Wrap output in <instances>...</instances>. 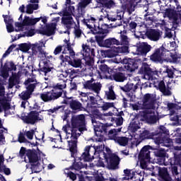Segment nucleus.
Wrapping results in <instances>:
<instances>
[{
	"label": "nucleus",
	"instance_id": "obj_52",
	"mask_svg": "<svg viewBox=\"0 0 181 181\" xmlns=\"http://www.w3.org/2000/svg\"><path fill=\"white\" fill-rule=\"evenodd\" d=\"M103 86L100 83H93L92 84V88L90 89V91H93L94 93H96V94H100V91H101V88Z\"/></svg>",
	"mask_w": 181,
	"mask_h": 181
},
{
	"label": "nucleus",
	"instance_id": "obj_14",
	"mask_svg": "<svg viewBox=\"0 0 181 181\" xmlns=\"http://www.w3.org/2000/svg\"><path fill=\"white\" fill-rule=\"evenodd\" d=\"M92 123L93 124V127H94V131L96 134V135H98V136H101V135H103V134H104L105 135H108V130H110V125H107V124H103L100 122H97L95 121V119H92Z\"/></svg>",
	"mask_w": 181,
	"mask_h": 181
},
{
	"label": "nucleus",
	"instance_id": "obj_37",
	"mask_svg": "<svg viewBox=\"0 0 181 181\" xmlns=\"http://www.w3.org/2000/svg\"><path fill=\"white\" fill-rule=\"evenodd\" d=\"M138 88V85L132 83H127L124 86L121 88V90L124 93H135Z\"/></svg>",
	"mask_w": 181,
	"mask_h": 181
},
{
	"label": "nucleus",
	"instance_id": "obj_18",
	"mask_svg": "<svg viewBox=\"0 0 181 181\" xmlns=\"http://www.w3.org/2000/svg\"><path fill=\"white\" fill-rule=\"evenodd\" d=\"M107 165V168L110 170H117L119 169V162H121V158L117 155L115 154L108 157L107 160H105Z\"/></svg>",
	"mask_w": 181,
	"mask_h": 181
},
{
	"label": "nucleus",
	"instance_id": "obj_46",
	"mask_svg": "<svg viewBox=\"0 0 181 181\" xmlns=\"http://www.w3.org/2000/svg\"><path fill=\"white\" fill-rule=\"evenodd\" d=\"M105 95L107 100H112V101L117 100V95H115V92H114V86H110L109 87V90L105 91Z\"/></svg>",
	"mask_w": 181,
	"mask_h": 181
},
{
	"label": "nucleus",
	"instance_id": "obj_15",
	"mask_svg": "<svg viewBox=\"0 0 181 181\" xmlns=\"http://www.w3.org/2000/svg\"><path fill=\"white\" fill-rule=\"evenodd\" d=\"M82 49L83 52V59L88 64H90V63H91L95 57V49H94V48L90 47L89 45L84 44L82 45Z\"/></svg>",
	"mask_w": 181,
	"mask_h": 181
},
{
	"label": "nucleus",
	"instance_id": "obj_1",
	"mask_svg": "<svg viewBox=\"0 0 181 181\" xmlns=\"http://www.w3.org/2000/svg\"><path fill=\"white\" fill-rule=\"evenodd\" d=\"M64 132L71 134V141H75L77 144V139L81 135L79 132H84L87 131V122H86V116L83 114L73 115L70 123H67L62 127Z\"/></svg>",
	"mask_w": 181,
	"mask_h": 181
},
{
	"label": "nucleus",
	"instance_id": "obj_22",
	"mask_svg": "<svg viewBox=\"0 0 181 181\" xmlns=\"http://www.w3.org/2000/svg\"><path fill=\"white\" fill-rule=\"evenodd\" d=\"M62 18V24L64 25L65 28H66V31L65 33H68L70 35V29L73 28V26H76V22H74V19H73L72 16H61Z\"/></svg>",
	"mask_w": 181,
	"mask_h": 181
},
{
	"label": "nucleus",
	"instance_id": "obj_30",
	"mask_svg": "<svg viewBox=\"0 0 181 181\" xmlns=\"http://www.w3.org/2000/svg\"><path fill=\"white\" fill-rule=\"evenodd\" d=\"M152 148H150L151 151H154L153 153L156 158H158L160 163H165L166 158V151L164 149H158L156 147L151 146Z\"/></svg>",
	"mask_w": 181,
	"mask_h": 181
},
{
	"label": "nucleus",
	"instance_id": "obj_13",
	"mask_svg": "<svg viewBox=\"0 0 181 181\" xmlns=\"http://www.w3.org/2000/svg\"><path fill=\"white\" fill-rule=\"evenodd\" d=\"M59 59L62 60V63L68 62V64L72 66V67H75V69L81 67V64H83L81 59L76 58V56L71 57L70 55H60Z\"/></svg>",
	"mask_w": 181,
	"mask_h": 181
},
{
	"label": "nucleus",
	"instance_id": "obj_16",
	"mask_svg": "<svg viewBox=\"0 0 181 181\" xmlns=\"http://www.w3.org/2000/svg\"><path fill=\"white\" fill-rule=\"evenodd\" d=\"M152 50V46L148 42H141L136 47V54L138 56H142L144 57L143 62H146L148 60L146 54Z\"/></svg>",
	"mask_w": 181,
	"mask_h": 181
},
{
	"label": "nucleus",
	"instance_id": "obj_8",
	"mask_svg": "<svg viewBox=\"0 0 181 181\" xmlns=\"http://www.w3.org/2000/svg\"><path fill=\"white\" fill-rule=\"evenodd\" d=\"M121 128L111 129L108 132V138L111 141H115L119 144L120 146H127L129 142V138L125 136H118V132H121Z\"/></svg>",
	"mask_w": 181,
	"mask_h": 181
},
{
	"label": "nucleus",
	"instance_id": "obj_2",
	"mask_svg": "<svg viewBox=\"0 0 181 181\" xmlns=\"http://www.w3.org/2000/svg\"><path fill=\"white\" fill-rule=\"evenodd\" d=\"M68 145L69 146V152H71V158H74V163L70 166L71 170H81L84 166L83 163L77 162V160H83V162H90L91 160V155L90 151H91V146H86L84 148V152L82 153L81 156H78V151H77V144L76 141H68Z\"/></svg>",
	"mask_w": 181,
	"mask_h": 181
},
{
	"label": "nucleus",
	"instance_id": "obj_24",
	"mask_svg": "<svg viewBox=\"0 0 181 181\" xmlns=\"http://www.w3.org/2000/svg\"><path fill=\"white\" fill-rule=\"evenodd\" d=\"M146 35L152 42H158L160 39V30L158 29H149L146 32Z\"/></svg>",
	"mask_w": 181,
	"mask_h": 181
},
{
	"label": "nucleus",
	"instance_id": "obj_32",
	"mask_svg": "<svg viewBox=\"0 0 181 181\" xmlns=\"http://www.w3.org/2000/svg\"><path fill=\"white\" fill-rule=\"evenodd\" d=\"M39 67V73H44L45 76H47V74L50 73V71H52V69H53V66H52L50 62H47V61H44L42 62V65H40V64Z\"/></svg>",
	"mask_w": 181,
	"mask_h": 181
},
{
	"label": "nucleus",
	"instance_id": "obj_43",
	"mask_svg": "<svg viewBox=\"0 0 181 181\" xmlns=\"http://www.w3.org/2000/svg\"><path fill=\"white\" fill-rule=\"evenodd\" d=\"M120 40H119V45H128L129 42L128 41V36L127 35V30H124L120 32Z\"/></svg>",
	"mask_w": 181,
	"mask_h": 181
},
{
	"label": "nucleus",
	"instance_id": "obj_50",
	"mask_svg": "<svg viewBox=\"0 0 181 181\" xmlns=\"http://www.w3.org/2000/svg\"><path fill=\"white\" fill-rule=\"evenodd\" d=\"M32 50V44L30 43H21L18 45V50H21V52H23V53H26L29 52V50Z\"/></svg>",
	"mask_w": 181,
	"mask_h": 181
},
{
	"label": "nucleus",
	"instance_id": "obj_53",
	"mask_svg": "<svg viewBox=\"0 0 181 181\" xmlns=\"http://www.w3.org/2000/svg\"><path fill=\"white\" fill-rule=\"evenodd\" d=\"M167 107L169 111H170V118H172V117H173L175 115V113L176 112L175 110H175V108L177 107V105L173 103H168L167 105Z\"/></svg>",
	"mask_w": 181,
	"mask_h": 181
},
{
	"label": "nucleus",
	"instance_id": "obj_44",
	"mask_svg": "<svg viewBox=\"0 0 181 181\" xmlns=\"http://www.w3.org/2000/svg\"><path fill=\"white\" fill-rule=\"evenodd\" d=\"M95 21H97V19H95V18L94 17H90V18H84L83 19V23L85 25H86L87 28H88V29H90V30H93V29H94V26H95Z\"/></svg>",
	"mask_w": 181,
	"mask_h": 181
},
{
	"label": "nucleus",
	"instance_id": "obj_33",
	"mask_svg": "<svg viewBox=\"0 0 181 181\" xmlns=\"http://www.w3.org/2000/svg\"><path fill=\"white\" fill-rule=\"evenodd\" d=\"M110 80H114L117 83H124L127 80L125 74L122 72H115L113 74L109 75Z\"/></svg>",
	"mask_w": 181,
	"mask_h": 181
},
{
	"label": "nucleus",
	"instance_id": "obj_55",
	"mask_svg": "<svg viewBox=\"0 0 181 181\" xmlns=\"http://www.w3.org/2000/svg\"><path fill=\"white\" fill-rule=\"evenodd\" d=\"M111 122H115L116 124L117 127H121L122 124H124V117H111Z\"/></svg>",
	"mask_w": 181,
	"mask_h": 181
},
{
	"label": "nucleus",
	"instance_id": "obj_49",
	"mask_svg": "<svg viewBox=\"0 0 181 181\" xmlns=\"http://www.w3.org/2000/svg\"><path fill=\"white\" fill-rule=\"evenodd\" d=\"M162 168L163 167H160L158 165H151V167L147 169L148 170H150V172H151V176L158 177L160 170H162Z\"/></svg>",
	"mask_w": 181,
	"mask_h": 181
},
{
	"label": "nucleus",
	"instance_id": "obj_19",
	"mask_svg": "<svg viewBox=\"0 0 181 181\" xmlns=\"http://www.w3.org/2000/svg\"><path fill=\"white\" fill-rule=\"evenodd\" d=\"M124 11L132 13L135 11V7L138 5V0H119Z\"/></svg>",
	"mask_w": 181,
	"mask_h": 181
},
{
	"label": "nucleus",
	"instance_id": "obj_38",
	"mask_svg": "<svg viewBox=\"0 0 181 181\" xmlns=\"http://www.w3.org/2000/svg\"><path fill=\"white\" fill-rule=\"evenodd\" d=\"M33 83V79L30 78L25 81L24 84L25 86H27L26 90L33 94V91H35V88H36V86H37V83Z\"/></svg>",
	"mask_w": 181,
	"mask_h": 181
},
{
	"label": "nucleus",
	"instance_id": "obj_10",
	"mask_svg": "<svg viewBox=\"0 0 181 181\" xmlns=\"http://www.w3.org/2000/svg\"><path fill=\"white\" fill-rule=\"evenodd\" d=\"M168 52H169V50L162 45L159 48L156 49L153 53L149 56L150 60L153 63H161L165 59H168L166 57Z\"/></svg>",
	"mask_w": 181,
	"mask_h": 181
},
{
	"label": "nucleus",
	"instance_id": "obj_51",
	"mask_svg": "<svg viewBox=\"0 0 181 181\" xmlns=\"http://www.w3.org/2000/svg\"><path fill=\"white\" fill-rule=\"evenodd\" d=\"M99 69L101 73L105 74V76H108V74L110 75V71H112V69H110V67H108L105 64H101Z\"/></svg>",
	"mask_w": 181,
	"mask_h": 181
},
{
	"label": "nucleus",
	"instance_id": "obj_39",
	"mask_svg": "<svg viewBox=\"0 0 181 181\" xmlns=\"http://www.w3.org/2000/svg\"><path fill=\"white\" fill-rule=\"evenodd\" d=\"M66 49L62 52L63 56H71V57H74V56H76V52L73 49V47H71V42H69L66 44Z\"/></svg>",
	"mask_w": 181,
	"mask_h": 181
},
{
	"label": "nucleus",
	"instance_id": "obj_54",
	"mask_svg": "<svg viewBox=\"0 0 181 181\" xmlns=\"http://www.w3.org/2000/svg\"><path fill=\"white\" fill-rule=\"evenodd\" d=\"M25 134L21 132L18 134V141L20 142V144H30V141H29L28 139H26V137H25Z\"/></svg>",
	"mask_w": 181,
	"mask_h": 181
},
{
	"label": "nucleus",
	"instance_id": "obj_11",
	"mask_svg": "<svg viewBox=\"0 0 181 181\" xmlns=\"http://www.w3.org/2000/svg\"><path fill=\"white\" fill-rule=\"evenodd\" d=\"M45 43L43 41L32 44V56H37L40 59H46L47 57V52L43 50Z\"/></svg>",
	"mask_w": 181,
	"mask_h": 181
},
{
	"label": "nucleus",
	"instance_id": "obj_21",
	"mask_svg": "<svg viewBox=\"0 0 181 181\" xmlns=\"http://www.w3.org/2000/svg\"><path fill=\"white\" fill-rule=\"evenodd\" d=\"M141 121H146L147 124H156L159 121V117L155 115H151L148 111L144 110L140 112Z\"/></svg>",
	"mask_w": 181,
	"mask_h": 181
},
{
	"label": "nucleus",
	"instance_id": "obj_40",
	"mask_svg": "<svg viewBox=\"0 0 181 181\" xmlns=\"http://www.w3.org/2000/svg\"><path fill=\"white\" fill-rule=\"evenodd\" d=\"M19 76L18 75L14 74L11 76H10L8 79V88H13L16 84H19Z\"/></svg>",
	"mask_w": 181,
	"mask_h": 181
},
{
	"label": "nucleus",
	"instance_id": "obj_60",
	"mask_svg": "<svg viewBox=\"0 0 181 181\" xmlns=\"http://www.w3.org/2000/svg\"><path fill=\"white\" fill-rule=\"evenodd\" d=\"M23 25L24 26H32V18L29 16H25L23 21Z\"/></svg>",
	"mask_w": 181,
	"mask_h": 181
},
{
	"label": "nucleus",
	"instance_id": "obj_26",
	"mask_svg": "<svg viewBox=\"0 0 181 181\" xmlns=\"http://www.w3.org/2000/svg\"><path fill=\"white\" fill-rule=\"evenodd\" d=\"M158 181H172V175L169 173L168 168L163 167L157 176Z\"/></svg>",
	"mask_w": 181,
	"mask_h": 181
},
{
	"label": "nucleus",
	"instance_id": "obj_41",
	"mask_svg": "<svg viewBox=\"0 0 181 181\" xmlns=\"http://www.w3.org/2000/svg\"><path fill=\"white\" fill-rule=\"evenodd\" d=\"M96 2L102 4L103 8H107V9H111L115 5L112 0H96Z\"/></svg>",
	"mask_w": 181,
	"mask_h": 181
},
{
	"label": "nucleus",
	"instance_id": "obj_59",
	"mask_svg": "<svg viewBox=\"0 0 181 181\" xmlns=\"http://www.w3.org/2000/svg\"><path fill=\"white\" fill-rule=\"evenodd\" d=\"M165 15L168 18H175V16L176 15V12L172 8H166Z\"/></svg>",
	"mask_w": 181,
	"mask_h": 181
},
{
	"label": "nucleus",
	"instance_id": "obj_45",
	"mask_svg": "<svg viewBox=\"0 0 181 181\" xmlns=\"http://www.w3.org/2000/svg\"><path fill=\"white\" fill-rule=\"evenodd\" d=\"M56 26H57V24L56 23H51L45 25V29L47 30V33H48V36H52V35H54Z\"/></svg>",
	"mask_w": 181,
	"mask_h": 181
},
{
	"label": "nucleus",
	"instance_id": "obj_5",
	"mask_svg": "<svg viewBox=\"0 0 181 181\" xmlns=\"http://www.w3.org/2000/svg\"><path fill=\"white\" fill-rule=\"evenodd\" d=\"M155 144L158 146L163 145L169 148L173 141L169 138V130L165 126H160L157 130V134L155 137Z\"/></svg>",
	"mask_w": 181,
	"mask_h": 181
},
{
	"label": "nucleus",
	"instance_id": "obj_12",
	"mask_svg": "<svg viewBox=\"0 0 181 181\" xmlns=\"http://www.w3.org/2000/svg\"><path fill=\"white\" fill-rule=\"evenodd\" d=\"M143 107L146 110H155L156 104V97L153 94L146 93L142 99Z\"/></svg>",
	"mask_w": 181,
	"mask_h": 181
},
{
	"label": "nucleus",
	"instance_id": "obj_27",
	"mask_svg": "<svg viewBox=\"0 0 181 181\" xmlns=\"http://www.w3.org/2000/svg\"><path fill=\"white\" fill-rule=\"evenodd\" d=\"M124 175L122 177L119 178V180H136V172L130 169H125L123 170Z\"/></svg>",
	"mask_w": 181,
	"mask_h": 181
},
{
	"label": "nucleus",
	"instance_id": "obj_47",
	"mask_svg": "<svg viewBox=\"0 0 181 181\" xmlns=\"http://www.w3.org/2000/svg\"><path fill=\"white\" fill-rule=\"evenodd\" d=\"M119 46V40L115 37H110L105 40V47H111V46Z\"/></svg>",
	"mask_w": 181,
	"mask_h": 181
},
{
	"label": "nucleus",
	"instance_id": "obj_61",
	"mask_svg": "<svg viewBox=\"0 0 181 181\" xmlns=\"http://www.w3.org/2000/svg\"><path fill=\"white\" fill-rule=\"evenodd\" d=\"M93 152H94V155H98V157L100 158V153H101V152H103V146H93Z\"/></svg>",
	"mask_w": 181,
	"mask_h": 181
},
{
	"label": "nucleus",
	"instance_id": "obj_7",
	"mask_svg": "<svg viewBox=\"0 0 181 181\" xmlns=\"http://www.w3.org/2000/svg\"><path fill=\"white\" fill-rule=\"evenodd\" d=\"M151 149H152V146H144L139 154V159L140 160V166L141 169H149L148 168V162L151 160Z\"/></svg>",
	"mask_w": 181,
	"mask_h": 181
},
{
	"label": "nucleus",
	"instance_id": "obj_34",
	"mask_svg": "<svg viewBox=\"0 0 181 181\" xmlns=\"http://www.w3.org/2000/svg\"><path fill=\"white\" fill-rule=\"evenodd\" d=\"M158 130L155 132H149V130H144L139 135L140 139L144 141V139H153L155 142V138H156Z\"/></svg>",
	"mask_w": 181,
	"mask_h": 181
},
{
	"label": "nucleus",
	"instance_id": "obj_17",
	"mask_svg": "<svg viewBox=\"0 0 181 181\" xmlns=\"http://www.w3.org/2000/svg\"><path fill=\"white\" fill-rule=\"evenodd\" d=\"M64 104L69 105V108H71L72 111H76V112L84 110L83 104L78 100H74L73 97L66 98V100H64Z\"/></svg>",
	"mask_w": 181,
	"mask_h": 181
},
{
	"label": "nucleus",
	"instance_id": "obj_9",
	"mask_svg": "<svg viewBox=\"0 0 181 181\" xmlns=\"http://www.w3.org/2000/svg\"><path fill=\"white\" fill-rule=\"evenodd\" d=\"M21 119H22L24 124L35 125L36 122L42 121L43 118L40 117V112L31 110L27 114V115L26 114L23 113L21 115Z\"/></svg>",
	"mask_w": 181,
	"mask_h": 181
},
{
	"label": "nucleus",
	"instance_id": "obj_31",
	"mask_svg": "<svg viewBox=\"0 0 181 181\" xmlns=\"http://www.w3.org/2000/svg\"><path fill=\"white\" fill-rule=\"evenodd\" d=\"M168 162L171 166H180L181 168V151L174 152V157L170 158Z\"/></svg>",
	"mask_w": 181,
	"mask_h": 181
},
{
	"label": "nucleus",
	"instance_id": "obj_25",
	"mask_svg": "<svg viewBox=\"0 0 181 181\" xmlns=\"http://www.w3.org/2000/svg\"><path fill=\"white\" fill-rule=\"evenodd\" d=\"M123 63L125 64L124 68L127 71H135L136 69H138V62L135 61V59H132L131 58L123 59Z\"/></svg>",
	"mask_w": 181,
	"mask_h": 181
},
{
	"label": "nucleus",
	"instance_id": "obj_20",
	"mask_svg": "<svg viewBox=\"0 0 181 181\" xmlns=\"http://www.w3.org/2000/svg\"><path fill=\"white\" fill-rule=\"evenodd\" d=\"M156 81H158V83L153 81V84H154V87H156L157 90H159V91H160V93H162L163 95H165V96L172 95V91H170V87H169V84H167V88H166V85L165 84L164 81H159L158 78L156 79Z\"/></svg>",
	"mask_w": 181,
	"mask_h": 181
},
{
	"label": "nucleus",
	"instance_id": "obj_64",
	"mask_svg": "<svg viewBox=\"0 0 181 181\" xmlns=\"http://www.w3.org/2000/svg\"><path fill=\"white\" fill-rule=\"evenodd\" d=\"M33 7H32V4H29L26 6V13L28 15H32L33 13Z\"/></svg>",
	"mask_w": 181,
	"mask_h": 181
},
{
	"label": "nucleus",
	"instance_id": "obj_3",
	"mask_svg": "<svg viewBox=\"0 0 181 181\" xmlns=\"http://www.w3.org/2000/svg\"><path fill=\"white\" fill-rule=\"evenodd\" d=\"M64 88H66V84L57 83L53 85L51 90L40 94V98L44 103L56 101L63 95Z\"/></svg>",
	"mask_w": 181,
	"mask_h": 181
},
{
	"label": "nucleus",
	"instance_id": "obj_4",
	"mask_svg": "<svg viewBox=\"0 0 181 181\" xmlns=\"http://www.w3.org/2000/svg\"><path fill=\"white\" fill-rule=\"evenodd\" d=\"M110 25L102 24L101 26L94 25V28L90 30L93 35H96L95 36V41L97 42L100 47H105V37H107L108 33H110Z\"/></svg>",
	"mask_w": 181,
	"mask_h": 181
},
{
	"label": "nucleus",
	"instance_id": "obj_57",
	"mask_svg": "<svg viewBox=\"0 0 181 181\" xmlns=\"http://www.w3.org/2000/svg\"><path fill=\"white\" fill-rule=\"evenodd\" d=\"M30 95H32L30 92L25 90V91H23L21 93V94L20 95V97H21V100H23V101H28V100H29V98H30Z\"/></svg>",
	"mask_w": 181,
	"mask_h": 181
},
{
	"label": "nucleus",
	"instance_id": "obj_62",
	"mask_svg": "<svg viewBox=\"0 0 181 181\" xmlns=\"http://www.w3.org/2000/svg\"><path fill=\"white\" fill-rule=\"evenodd\" d=\"M114 103H105L101 107L103 111H107V110H110V108H114Z\"/></svg>",
	"mask_w": 181,
	"mask_h": 181
},
{
	"label": "nucleus",
	"instance_id": "obj_23",
	"mask_svg": "<svg viewBox=\"0 0 181 181\" xmlns=\"http://www.w3.org/2000/svg\"><path fill=\"white\" fill-rule=\"evenodd\" d=\"M85 111H87L88 114L93 115V117L97 119H103V113L100 112V110L97 108V106H93L90 105V103H87L86 110H85Z\"/></svg>",
	"mask_w": 181,
	"mask_h": 181
},
{
	"label": "nucleus",
	"instance_id": "obj_29",
	"mask_svg": "<svg viewBox=\"0 0 181 181\" xmlns=\"http://www.w3.org/2000/svg\"><path fill=\"white\" fill-rule=\"evenodd\" d=\"M90 4H91V0H81L77 4V12L79 18L86 13V8L87 5H90Z\"/></svg>",
	"mask_w": 181,
	"mask_h": 181
},
{
	"label": "nucleus",
	"instance_id": "obj_48",
	"mask_svg": "<svg viewBox=\"0 0 181 181\" xmlns=\"http://www.w3.org/2000/svg\"><path fill=\"white\" fill-rule=\"evenodd\" d=\"M30 169H31L33 173H39L42 172L40 163L37 161L36 163H30Z\"/></svg>",
	"mask_w": 181,
	"mask_h": 181
},
{
	"label": "nucleus",
	"instance_id": "obj_6",
	"mask_svg": "<svg viewBox=\"0 0 181 181\" xmlns=\"http://www.w3.org/2000/svg\"><path fill=\"white\" fill-rule=\"evenodd\" d=\"M139 74L141 75L142 78L148 80V81H153L158 80L159 77V71L151 69V67L146 62H144L139 70Z\"/></svg>",
	"mask_w": 181,
	"mask_h": 181
},
{
	"label": "nucleus",
	"instance_id": "obj_63",
	"mask_svg": "<svg viewBox=\"0 0 181 181\" xmlns=\"http://www.w3.org/2000/svg\"><path fill=\"white\" fill-rule=\"evenodd\" d=\"M25 134L28 139L32 140L33 139V135H35V130L31 129L30 131L25 132Z\"/></svg>",
	"mask_w": 181,
	"mask_h": 181
},
{
	"label": "nucleus",
	"instance_id": "obj_28",
	"mask_svg": "<svg viewBox=\"0 0 181 181\" xmlns=\"http://www.w3.org/2000/svg\"><path fill=\"white\" fill-rule=\"evenodd\" d=\"M26 156L29 163H36V162H39V156L37 155V151L35 148L28 149Z\"/></svg>",
	"mask_w": 181,
	"mask_h": 181
},
{
	"label": "nucleus",
	"instance_id": "obj_36",
	"mask_svg": "<svg viewBox=\"0 0 181 181\" xmlns=\"http://www.w3.org/2000/svg\"><path fill=\"white\" fill-rule=\"evenodd\" d=\"M74 6H66L58 13L59 16H73L74 15Z\"/></svg>",
	"mask_w": 181,
	"mask_h": 181
},
{
	"label": "nucleus",
	"instance_id": "obj_35",
	"mask_svg": "<svg viewBox=\"0 0 181 181\" xmlns=\"http://www.w3.org/2000/svg\"><path fill=\"white\" fill-rule=\"evenodd\" d=\"M108 21L111 22H115L110 25V28H118V26H122V16L117 14L116 17H107Z\"/></svg>",
	"mask_w": 181,
	"mask_h": 181
},
{
	"label": "nucleus",
	"instance_id": "obj_42",
	"mask_svg": "<svg viewBox=\"0 0 181 181\" xmlns=\"http://www.w3.org/2000/svg\"><path fill=\"white\" fill-rule=\"evenodd\" d=\"M113 155H115V153H112L111 148L105 147V151L103 150V151H100V159L103 158L105 160H108V158H110V156H112Z\"/></svg>",
	"mask_w": 181,
	"mask_h": 181
},
{
	"label": "nucleus",
	"instance_id": "obj_56",
	"mask_svg": "<svg viewBox=\"0 0 181 181\" xmlns=\"http://www.w3.org/2000/svg\"><path fill=\"white\" fill-rule=\"evenodd\" d=\"M94 83V78H91L90 80L86 81L83 83V88L85 90H90L91 91V88L93 87V83Z\"/></svg>",
	"mask_w": 181,
	"mask_h": 181
},
{
	"label": "nucleus",
	"instance_id": "obj_58",
	"mask_svg": "<svg viewBox=\"0 0 181 181\" xmlns=\"http://www.w3.org/2000/svg\"><path fill=\"white\" fill-rule=\"evenodd\" d=\"M74 33L76 37H81V34L83 33V30L80 29V26H77V25L74 27Z\"/></svg>",
	"mask_w": 181,
	"mask_h": 181
}]
</instances>
